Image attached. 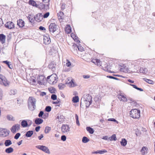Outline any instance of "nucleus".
I'll return each instance as SVG.
<instances>
[{
  "mask_svg": "<svg viewBox=\"0 0 155 155\" xmlns=\"http://www.w3.org/2000/svg\"><path fill=\"white\" fill-rule=\"evenodd\" d=\"M81 104L84 103L86 107H88L92 102L91 96L89 94H86L83 96L81 99Z\"/></svg>",
  "mask_w": 155,
  "mask_h": 155,
  "instance_id": "nucleus-1",
  "label": "nucleus"
},
{
  "mask_svg": "<svg viewBox=\"0 0 155 155\" xmlns=\"http://www.w3.org/2000/svg\"><path fill=\"white\" fill-rule=\"evenodd\" d=\"M36 100L33 97H29L28 101V108L31 110H34L36 108Z\"/></svg>",
  "mask_w": 155,
  "mask_h": 155,
  "instance_id": "nucleus-2",
  "label": "nucleus"
},
{
  "mask_svg": "<svg viewBox=\"0 0 155 155\" xmlns=\"http://www.w3.org/2000/svg\"><path fill=\"white\" fill-rule=\"evenodd\" d=\"M130 116L133 118L138 119L140 117V111L137 109H133L130 113Z\"/></svg>",
  "mask_w": 155,
  "mask_h": 155,
  "instance_id": "nucleus-3",
  "label": "nucleus"
},
{
  "mask_svg": "<svg viewBox=\"0 0 155 155\" xmlns=\"http://www.w3.org/2000/svg\"><path fill=\"white\" fill-rule=\"evenodd\" d=\"M0 84L5 86L9 85V82L3 75L0 74Z\"/></svg>",
  "mask_w": 155,
  "mask_h": 155,
  "instance_id": "nucleus-4",
  "label": "nucleus"
},
{
  "mask_svg": "<svg viewBox=\"0 0 155 155\" xmlns=\"http://www.w3.org/2000/svg\"><path fill=\"white\" fill-rule=\"evenodd\" d=\"M36 148L41 150L43 152L48 154H49L50 153V151L48 147L43 145H38L36 146Z\"/></svg>",
  "mask_w": 155,
  "mask_h": 155,
  "instance_id": "nucleus-5",
  "label": "nucleus"
},
{
  "mask_svg": "<svg viewBox=\"0 0 155 155\" xmlns=\"http://www.w3.org/2000/svg\"><path fill=\"white\" fill-rule=\"evenodd\" d=\"M57 76L56 74H52L51 76H48L47 79L50 84H53L56 80Z\"/></svg>",
  "mask_w": 155,
  "mask_h": 155,
  "instance_id": "nucleus-6",
  "label": "nucleus"
},
{
  "mask_svg": "<svg viewBox=\"0 0 155 155\" xmlns=\"http://www.w3.org/2000/svg\"><path fill=\"white\" fill-rule=\"evenodd\" d=\"M0 134L1 137H6L8 135L9 131L5 129L0 128Z\"/></svg>",
  "mask_w": 155,
  "mask_h": 155,
  "instance_id": "nucleus-7",
  "label": "nucleus"
},
{
  "mask_svg": "<svg viewBox=\"0 0 155 155\" xmlns=\"http://www.w3.org/2000/svg\"><path fill=\"white\" fill-rule=\"evenodd\" d=\"M62 132L63 134H66L70 131V127L67 124H63L61 127Z\"/></svg>",
  "mask_w": 155,
  "mask_h": 155,
  "instance_id": "nucleus-8",
  "label": "nucleus"
},
{
  "mask_svg": "<svg viewBox=\"0 0 155 155\" xmlns=\"http://www.w3.org/2000/svg\"><path fill=\"white\" fill-rule=\"evenodd\" d=\"M57 26L54 23H51L49 27V30L50 32L54 33L57 30Z\"/></svg>",
  "mask_w": 155,
  "mask_h": 155,
  "instance_id": "nucleus-9",
  "label": "nucleus"
},
{
  "mask_svg": "<svg viewBox=\"0 0 155 155\" xmlns=\"http://www.w3.org/2000/svg\"><path fill=\"white\" fill-rule=\"evenodd\" d=\"M20 128V125L17 124L14 125L11 127V130L13 133H15L17 131L19 130Z\"/></svg>",
  "mask_w": 155,
  "mask_h": 155,
  "instance_id": "nucleus-10",
  "label": "nucleus"
},
{
  "mask_svg": "<svg viewBox=\"0 0 155 155\" xmlns=\"http://www.w3.org/2000/svg\"><path fill=\"white\" fill-rule=\"evenodd\" d=\"M5 26L7 28L11 29L14 28L15 25L12 21H8L6 23Z\"/></svg>",
  "mask_w": 155,
  "mask_h": 155,
  "instance_id": "nucleus-11",
  "label": "nucleus"
},
{
  "mask_svg": "<svg viewBox=\"0 0 155 155\" xmlns=\"http://www.w3.org/2000/svg\"><path fill=\"white\" fill-rule=\"evenodd\" d=\"M34 18L38 22H39L43 19V15L42 13H39L34 17Z\"/></svg>",
  "mask_w": 155,
  "mask_h": 155,
  "instance_id": "nucleus-12",
  "label": "nucleus"
},
{
  "mask_svg": "<svg viewBox=\"0 0 155 155\" xmlns=\"http://www.w3.org/2000/svg\"><path fill=\"white\" fill-rule=\"evenodd\" d=\"M45 81V78L43 75L39 76L38 78V83L40 85L43 84Z\"/></svg>",
  "mask_w": 155,
  "mask_h": 155,
  "instance_id": "nucleus-13",
  "label": "nucleus"
},
{
  "mask_svg": "<svg viewBox=\"0 0 155 155\" xmlns=\"http://www.w3.org/2000/svg\"><path fill=\"white\" fill-rule=\"evenodd\" d=\"M117 97L120 101L126 102L127 101V98L122 94H120L117 95Z\"/></svg>",
  "mask_w": 155,
  "mask_h": 155,
  "instance_id": "nucleus-14",
  "label": "nucleus"
},
{
  "mask_svg": "<svg viewBox=\"0 0 155 155\" xmlns=\"http://www.w3.org/2000/svg\"><path fill=\"white\" fill-rule=\"evenodd\" d=\"M44 44L46 45H48L51 43V40L49 36H44Z\"/></svg>",
  "mask_w": 155,
  "mask_h": 155,
  "instance_id": "nucleus-15",
  "label": "nucleus"
},
{
  "mask_svg": "<svg viewBox=\"0 0 155 155\" xmlns=\"http://www.w3.org/2000/svg\"><path fill=\"white\" fill-rule=\"evenodd\" d=\"M6 36L3 34H0V41L2 44L5 42Z\"/></svg>",
  "mask_w": 155,
  "mask_h": 155,
  "instance_id": "nucleus-16",
  "label": "nucleus"
},
{
  "mask_svg": "<svg viewBox=\"0 0 155 155\" xmlns=\"http://www.w3.org/2000/svg\"><path fill=\"white\" fill-rule=\"evenodd\" d=\"M17 24L20 27L22 28L24 25V21L22 19H20L17 21Z\"/></svg>",
  "mask_w": 155,
  "mask_h": 155,
  "instance_id": "nucleus-17",
  "label": "nucleus"
},
{
  "mask_svg": "<svg viewBox=\"0 0 155 155\" xmlns=\"http://www.w3.org/2000/svg\"><path fill=\"white\" fill-rule=\"evenodd\" d=\"M28 3L30 5L35 6L36 7H38V5L37 4L36 2L34 0H29Z\"/></svg>",
  "mask_w": 155,
  "mask_h": 155,
  "instance_id": "nucleus-18",
  "label": "nucleus"
},
{
  "mask_svg": "<svg viewBox=\"0 0 155 155\" xmlns=\"http://www.w3.org/2000/svg\"><path fill=\"white\" fill-rule=\"evenodd\" d=\"M43 121V120L40 118H37L35 120V122L37 124H41Z\"/></svg>",
  "mask_w": 155,
  "mask_h": 155,
  "instance_id": "nucleus-19",
  "label": "nucleus"
},
{
  "mask_svg": "<svg viewBox=\"0 0 155 155\" xmlns=\"http://www.w3.org/2000/svg\"><path fill=\"white\" fill-rule=\"evenodd\" d=\"M92 62L98 66H101V62L99 59H96L93 60Z\"/></svg>",
  "mask_w": 155,
  "mask_h": 155,
  "instance_id": "nucleus-20",
  "label": "nucleus"
},
{
  "mask_svg": "<svg viewBox=\"0 0 155 155\" xmlns=\"http://www.w3.org/2000/svg\"><path fill=\"white\" fill-rule=\"evenodd\" d=\"M92 62L98 66H101V62L99 59H96L93 60Z\"/></svg>",
  "mask_w": 155,
  "mask_h": 155,
  "instance_id": "nucleus-21",
  "label": "nucleus"
},
{
  "mask_svg": "<svg viewBox=\"0 0 155 155\" xmlns=\"http://www.w3.org/2000/svg\"><path fill=\"white\" fill-rule=\"evenodd\" d=\"M147 148L145 147H143L141 150V154L143 155H145L147 153Z\"/></svg>",
  "mask_w": 155,
  "mask_h": 155,
  "instance_id": "nucleus-22",
  "label": "nucleus"
},
{
  "mask_svg": "<svg viewBox=\"0 0 155 155\" xmlns=\"http://www.w3.org/2000/svg\"><path fill=\"white\" fill-rule=\"evenodd\" d=\"M76 46L77 47V48H78V50L82 51L84 50V48L80 45H76L74 44L73 45V47H75Z\"/></svg>",
  "mask_w": 155,
  "mask_h": 155,
  "instance_id": "nucleus-23",
  "label": "nucleus"
},
{
  "mask_svg": "<svg viewBox=\"0 0 155 155\" xmlns=\"http://www.w3.org/2000/svg\"><path fill=\"white\" fill-rule=\"evenodd\" d=\"M33 133V131L32 130H30L27 132L25 134V136L27 137H30Z\"/></svg>",
  "mask_w": 155,
  "mask_h": 155,
  "instance_id": "nucleus-24",
  "label": "nucleus"
},
{
  "mask_svg": "<svg viewBox=\"0 0 155 155\" xmlns=\"http://www.w3.org/2000/svg\"><path fill=\"white\" fill-rule=\"evenodd\" d=\"M140 73L143 74H146L147 72V70L146 68H140Z\"/></svg>",
  "mask_w": 155,
  "mask_h": 155,
  "instance_id": "nucleus-25",
  "label": "nucleus"
},
{
  "mask_svg": "<svg viewBox=\"0 0 155 155\" xmlns=\"http://www.w3.org/2000/svg\"><path fill=\"white\" fill-rule=\"evenodd\" d=\"M58 16L59 19H62L64 17L63 12L60 11L58 13Z\"/></svg>",
  "mask_w": 155,
  "mask_h": 155,
  "instance_id": "nucleus-26",
  "label": "nucleus"
},
{
  "mask_svg": "<svg viewBox=\"0 0 155 155\" xmlns=\"http://www.w3.org/2000/svg\"><path fill=\"white\" fill-rule=\"evenodd\" d=\"M14 151L12 147H9L7 148L5 150V152L8 153H11L12 152Z\"/></svg>",
  "mask_w": 155,
  "mask_h": 155,
  "instance_id": "nucleus-27",
  "label": "nucleus"
},
{
  "mask_svg": "<svg viewBox=\"0 0 155 155\" xmlns=\"http://www.w3.org/2000/svg\"><path fill=\"white\" fill-rule=\"evenodd\" d=\"M12 144L11 141L9 140H6L5 141L4 144L5 146L7 147L11 145Z\"/></svg>",
  "mask_w": 155,
  "mask_h": 155,
  "instance_id": "nucleus-28",
  "label": "nucleus"
},
{
  "mask_svg": "<svg viewBox=\"0 0 155 155\" xmlns=\"http://www.w3.org/2000/svg\"><path fill=\"white\" fill-rule=\"evenodd\" d=\"M21 125L24 127H27L28 126L27 121L25 120H22L21 122Z\"/></svg>",
  "mask_w": 155,
  "mask_h": 155,
  "instance_id": "nucleus-29",
  "label": "nucleus"
},
{
  "mask_svg": "<svg viewBox=\"0 0 155 155\" xmlns=\"http://www.w3.org/2000/svg\"><path fill=\"white\" fill-rule=\"evenodd\" d=\"M3 63L6 64L9 67V68L11 69L13 68V66L12 64H9V62L8 61H3Z\"/></svg>",
  "mask_w": 155,
  "mask_h": 155,
  "instance_id": "nucleus-30",
  "label": "nucleus"
},
{
  "mask_svg": "<svg viewBox=\"0 0 155 155\" xmlns=\"http://www.w3.org/2000/svg\"><path fill=\"white\" fill-rule=\"evenodd\" d=\"M86 130L91 134H93L94 132L93 129L90 127H87Z\"/></svg>",
  "mask_w": 155,
  "mask_h": 155,
  "instance_id": "nucleus-31",
  "label": "nucleus"
},
{
  "mask_svg": "<svg viewBox=\"0 0 155 155\" xmlns=\"http://www.w3.org/2000/svg\"><path fill=\"white\" fill-rule=\"evenodd\" d=\"M120 143L121 145L124 147L127 144V141L125 139H122L120 142Z\"/></svg>",
  "mask_w": 155,
  "mask_h": 155,
  "instance_id": "nucleus-32",
  "label": "nucleus"
},
{
  "mask_svg": "<svg viewBox=\"0 0 155 155\" xmlns=\"http://www.w3.org/2000/svg\"><path fill=\"white\" fill-rule=\"evenodd\" d=\"M143 79L148 84H153L154 83V82L151 80L145 78H143Z\"/></svg>",
  "mask_w": 155,
  "mask_h": 155,
  "instance_id": "nucleus-33",
  "label": "nucleus"
},
{
  "mask_svg": "<svg viewBox=\"0 0 155 155\" xmlns=\"http://www.w3.org/2000/svg\"><path fill=\"white\" fill-rule=\"evenodd\" d=\"M79 98L77 96H76L73 97L72 101L74 103H77L79 101Z\"/></svg>",
  "mask_w": 155,
  "mask_h": 155,
  "instance_id": "nucleus-34",
  "label": "nucleus"
},
{
  "mask_svg": "<svg viewBox=\"0 0 155 155\" xmlns=\"http://www.w3.org/2000/svg\"><path fill=\"white\" fill-rule=\"evenodd\" d=\"M67 84L70 87H74L75 86L74 83L72 81V80H71V81H70L69 82L67 83Z\"/></svg>",
  "mask_w": 155,
  "mask_h": 155,
  "instance_id": "nucleus-35",
  "label": "nucleus"
},
{
  "mask_svg": "<svg viewBox=\"0 0 155 155\" xmlns=\"http://www.w3.org/2000/svg\"><path fill=\"white\" fill-rule=\"evenodd\" d=\"M51 130V128L50 127L47 126L45 127V134L48 133Z\"/></svg>",
  "mask_w": 155,
  "mask_h": 155,
  "instance_id": "nucleus-36",
  "label": "nucleus"
},
{
  "mask_svg": "<svg viewBox=\"0 0 155 155\" xmlns=\"http://www.w3.org/2000/svg\"><path fill=\"white\" fill-rule=\"evenodd\" d=\"M65 85L62 83L59 84L58 85V87L60 90H63L65 87Z\"/></svg>",
  "mask_w": 155,
  "mask_h": 155,
  "instance_id": "nucleus-37",
  "label": "nucleus"
},
{
  "mask_svg": "<svg viewBox=\"0 0 155 155\" xmlns=\"http://www.w3.org/2000/svg\"><path fill=\"white\" fill-rule=\"evenodd\" d=\"M89 140L86 137H84L82 139V141L84 143H87L89 141Z\"/></svg>",
  "mask_w": 155,
  "mask_h": 155,
  "instance_id": "nucleus-38",
  "label": "nucleus"
},
{
  "mask_svg": "<svg viewBox=\"0 0 155 155\" xmlns=\"http://www.w3.org/2000/svg\"><path fill=\"white\" fill-rule=\"evenodd\" d=\"M43 114H44V112L42 111H41L38 114V116L39 117H42V118L45 119V115H44L42 117V116L43 115Z\"/></svg>",
  "mask_w": 155,
  "mask_h": 155,
  "instance_id": "nucleus-39",
  "label": "nucleus"
},
{
  "mask_svg": "<svg viewBox=\"0 0 155 155\" xmlns=\"http://www.w3.org/2000/svg\"><path fill=\"white\" fill-rule=\"evenodd\" d=\"M65 31L68 33H70L71 32V29L70 26H68L65 29Z\"/></svg>",
  "mask_w": 155,
  "mask_h": 155,
  "instance_id": "nucleus-40",
  "label": "nucleus"
},
{
  "mask_svg": "<svg viewBox=\"0 0 155 155\" xmlns=\"http://www.w3.org/2000/svg\"><path fill=\"white\" fill-rule=\"evenodd\" d=\"M109 139L110 140H116L117 139L115 135L114 134L109 138Z\"/></svg>",
  "mask_w": 155,
  "mask_h": 155,
  "instance_id": "nucleus-41",
  "label": "nucleus"
},
{
  "mask_svg": "<svg viewBox=\"0 0 155 155\" xmlns=\"http://www.w3.org/2000/svg\"><path fill=\"white\" fill-rule=\"evenodd\" d=\"M31 15H29L27 17V18L29 20V22L31 23H32L34 22V20L32 18H31Z\"/></svg>",
  "mask_w": 155,
  "mask_h": 155,
  "instance_id": "nucleus-42",
  "label": "nucleus"
},
{
  "mask_svg": "<svg viewBox=\"0 0 155 155\" xmlns=\"http://www.w3.org/2000/svg\"><path fill=\"white\" fill-rule=\"evenodd\" d=\"M51 110V107L50 106H46L45 108V110L48 112H49Z\"/></svg>",
  "mask_w": 155,
  "mask_h": 155,
  "instance_id": "nucleus-43",
  "label": "nucleus"
},
{
  "mask_svg": "<svg viewBox=\"0 0 155 155\" xmlns=\"http://www.w3.org/2000/svg\"><path fill=\"white\" fill-rule=\"evenodd\" d=\"M21 134L20 133H17L14 137V138L15 139H18L20 136Z\"/></svg>",
  "mask_w": 155,
  "mask_h": 155,
  "instance_id": "nucleus-44",
  "label": "nucleus"
},
{
  "mask_svg": "<svg viewBox=\"0 0 155 155\" xmlns=\"http://www.w3.org/2000/svg\"><path fill=\"white\" fill-rule=\"evenodd\" d=\"M107 152V150H99L98 151V152H95L94 153H99L100 154H102Z\"/></svg>",
  "mask_w": 155,
  "mask_h": 155,
  "instance_id": "nucleus-45",
  "label": "nucleus"
},
{
  "mask_svg": "<svg viewBox=\"0 0 155 155\" xmlns=\"http://www.w3.org/2000/svg\"><path fill=\"white\" fill-rule=\"evenodd\" d=\"M49 68L52 69L54 68L55 67V66L53 63L51 62L49 65Z\"/></svg>",
  "mask_w": 155,
  "mask_h": 155,
  "instance_id": "nucleus-46",
  "label": "nucleus"
},
{
  "mask_svg": "<svg viewBox=\"0 0 155 155\" xmlns=\"http://www.w3.org/2000/svg\"><path fill=\"white\" fill-rule=\"evenodd\" d=\"M71 62L68 60H66V65L67 66L69 67L71 66Z\"/></svg>",
  "mask_w": 155,
  "mask_h": 155,
  "instance_id": "nucleus-47",
  "label": "nucleus"
},
{
  "mask_svg": "<svg viewBox=\"0 0 155 155\" xmlns=\"http://www.w3.org/2000/svg\"><path fill=\"white\" fill-rule=\"evenodd\" d=\"M51 98L54 100H56L57 99V96L54 94H53L51 96Z\"/></svg>",
  "mask_w": 155,
  "mask_h": 155,
  "instance_id": "nucleus-48",
  "label": "nucleus"
},
{
  "mask_svg": "<svg viewBox=\"0 0 155 155\" xmlns=\"http://www.w3.org/2000/svg\"><path fill=\"white\" fill-rule=\"evenodd\" d=\"M61 139L63 141H65L66 139V137L65 136L63 135H62L61 137Z\"/></svg>",
  "mask_w": 155,
  "mask_h": 155,
  "instance_id": "nucleus-49",
  "label": "nucleus"
},
{
  "mask_svg": "<svg viewBox=\"0 0 155 155\" xmlns=\"http://www.w3.org/2000/svg\"><path fill=\"white\" fill-rule=\"evenodd\" d=\"M49 12H47L46 13H45L43 16V17L44 18H47L49 15Z\"/></svg>",
  "mask_w": 155,
  "mask_h": 155,
  "instance_id": "nucleus-50",
  "label": "nucleus"
},
{
  "mask_svg": "<svg viewBox=\"0 0 155 155\" xmlns=\"http://www.w3.org/2000/svg\"><path fill=\"white\" fill-rule=\"evenodd\" d=\"M65 4L64 3L61 4V10H63L65 8Z\"/></svg>",
  "mask_w": 155,
  "mask_h": 155,
  "instance_id": "nucleus-51",
  "label": "nucleus"
},
{
  "mask_svg": "<svg viewBox=\"0 0 155 155\" xmlns=\"http://www.w3.org/2000/svg\"><path fill=\"white\" fill-rule=\"evenodd\" d=\"M107 78H110L113 79H114L117 80H119V79L118 78L115 77H113V76H107Z\"/></svg>",
  "mask_w": 155,
  "mask_h": 155,
  "instance_id": "nucleus-52",
  "label": "nucleus"
},
{
  "mask_svg": "<svg viewBox=\"0 0 155 155\" xmlns=\"http://www.w3.org/2000/svg\"><path fill=\"white\" fill-rule=\"evenodd\" d=\"M121 71L124 72H129V71H127L126 70V67H124V68H121Z\"/></svg>",
  "mask_w": 155,
  "mask_h": 155,
  "instance_id": "nucleus-53",
  "label": "nucleus"
},
{
  "mask_svg": "<svg viewBox=\"0 0 155 155\" xmlns=\"http://www.w3.org/2000/svg\"><path fill=\"white\" fill-rule=\"evenodd\" d=\"M61 118V115L60 116H58L57 117V119H58V121L59 122H61L62 121L61 120H60V119Z\"/></svg>",
  "mask_w": 155,
  "mask_h": 155,
  "instance_id": "nucleus-54",
  "label": "nucleus"
},
{
  "mask_svg": "<svg viewBox=\"0 0 155 155\" xmlns=\"http://www.w3.org/2000/svg\"><path fill=\"white\" fill-rule=\"evenodd\" d=\"M83 77L85 79H88L90 78V76L89 75H83Z\"/></svg>",
  "mask_w": 155,
  "mask_h": 155,
  "instance_id": "nucleus-55",
  "label": "nucleus"
},
{
  "mask_svg": "<svg viewBox=\"0 0 155 155\" xmlns=\"http://www.w3.org/2000/svg\"><path fill=\"white\" fill-rule=\"evenodd\" d=\"M78 39V38L77 37V38H75L73 39L75 41L79 43L80 42V41Z\"/></svg>",
  "mask_w": 155,
  "mask_h": 155,
  "instance_id": "nucleus-56",
  "label": "nucleus"
},
{
  "mask_svg": "<svg viewBox=\"0 0 155 155\" xmlns=\"http://www.w3.org/2000/svg\"><path fill=\"white\" fill-rule=\"evenodd\" d=\"M40 128V126H38L36 127L35 128L36 131V132H38Z\"/></svg>",
  "mask_w": 155,
  "mask_h": 155,
  "instance_id": "nucleus-57",
  "label": "nucleus"
},
{
  "mask_svg": "<svg viewBox=\"0 0 155 155\" xmlns=\"http://www.w3.org/2000/svg\"><path fill=\"white\" fill-rule=\"evenodd\" d=\"M46 93L44 92H42L40 94V95L42 96H45L46 95Z\"/></svg>",
  "mask_w": 155,
  "mask_h": 155,
  "instance_id": "nucleus-58",
  "label": "nucleus"
},
{
  "mask_svg": "<svg viewBox=\"0 0 155 155\" xmlns=\"http://www.w3.org/2000/svg\"><path fill=\"white\" fill-rule=\"evenodd\" d=\"M39 29L41 30H45V28L44 27L42 26H41L39 27Z\"/></svg>",
  "mask_w": 155,
  "mask_h": 155,
  "instance_id": "nucleus-59",
  "label": "nucleus"
},
{
  "mask_svg": "<svg viewBox=\"0 0 155 155\" xmlns=\"http://www.w3.org/2000/svg\"><path fill=\"white\" fill-rule=\"evenodd\" d=\"M3 24V21L2 18H0V27Z\"/></svg>",
  "mask_w": 155,
  "mask_h": 155,
  "instance_id": "nucleus-60",
  "label": "nucleus"
},
{
  "mask_svg": "<svg viewBox=\"0 0 155 155\" xmlns=\"http://www.w3.org/2000/svg\"><path fill=\"white\" fill-rule=\"evenodd\" d=\"M52 103L55 104H60L59 101H53Z\"/></svg>",
  "mask_w": 155,
  "mask_h": 155,
  "instance_id": "nucleus-61",
  "label": "nucleus"
},
{
  "mask_svg": "<svg viewBox=\"0 0 155 155\" xmlns=\"http://www.w3.org/2000/svg\"><path fill=\"white\" fill-rule=\"evenodd\" d=\"M108 121H114L115 122V121H116V120L114 119V118H109L108 119Z\"/></svg>",
  "mask_w": 155,
  "mask_h": 155,
  "instance_id": "nucleus-62",
  "label": "nucleus"
},
{
  "mask_svg": "<svg viewBox=\"0 0 155 155\" xmlns=\"http://www.w3.org/2000/svg\"><path fill=\"white\" fill-rule=\"evenodd\" d=\"M43 137V135L41 134V135L38 137V138L39 140H41V139Z\"/></svg>",
  "mask_w": 155,
  "mask_h": 155,
  "instance_id": "nucleus-63",
  "label": "nucleus"
},
{
  "mask_svg": "<svg viewBox=\"0 0 155 155\" xmlns=\"http://www.w3.org/2000/svg\"><path fill=\"white\" fill-rule=\"evenodd\" d=\"M71 37L74 39L75 38H77V36H76L75 35L73 34H71Z\"/></svg>",
  "mask_w": 155,
  "mask_h": 155,
  "instance_id": "nucleus-64",
  "label": "nucleus"
}]
</instances>
